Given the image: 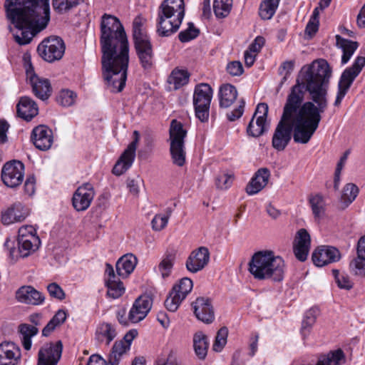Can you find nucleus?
Instances as JSON below:
<instances>
[{"instance_id": "obj_17", "label": "nucleus", "mask_w": 365, "mask_h": 365, "mask_svg": "<svg viewBox=\"0 0 365 365\" xmlns=\"http://www.w3.org/2000/svg\"><path fill=\"white\" fill-rule=\"evenodd\" d=\"M194 314L196 318L205 324H211L215 320V311L210 299L197 297L192 303Z\"/></svg>"}, {"instance_id": "obj_19", "label": "nucleus", "mask_w": 365, "mask_h": 365, "mask_svg": "<svg viewBox=\"0 0 365 365\" xmlns=\"http://www.w3.org/2000/svg\"><path fill=\"white\" fill-rule=\"evenodd\" d=\"M31 140L37 149L48 150L53 143V132L48 126L39 125L33 129Z\"/></svg>"}, {"instance_id": "obj_63", "label": "nucleus", "mask_w": 365, "mask_h": 365, "mask_svg": "<svg viewBox=\"0 0 365 365\" xmlns=\"http://www.w3.org/2000/svg\"><path fill=\"white\" fill-rule=\"evenodd\" d=\"M264 38L262 36H257L255 41L250 45L248 50L255 53L260 51L261 48L264 44Z\"/></svg>"}, {"instance_id": "obj_54", "label": "nucleus", "mask_w": 365, "mask_h": 365, "mask_svg": "<svg viewBox=\"0 0 365 365\" xmlns=\"http://www.w3.org/2000/svg\"><path fill=\"white\" fill-rule=\"evenodd\" d=\"M332 272L339 288L349 290L353 287V282L346 274H341L336 269H333Z\"/></svg>"}, {"instance_id": "obj_42", "label": "nucleus", "mask_w": 365, "mask_h": 365, "mask_svg": "<svg viewBox=\"0 0 365 365\" xmlns=\"http://www.w3.org/2000/svg\"><path fill=\"white\" fill-rule=\"evenodd\" d=\"M175 259V255L173 252H167L158 265V269L163 278L168 277L172 271L174 262Z\"/></svg>"}, {"instance_id": "obj_57", "label": "nucleus", "mask_w": 365, "mask_h": 365, "mask_svg": "<svg viewBox=\"0 0 365 365\" xmlns=\"http://www.w3.org/2000/svg\"><path fill=\"white\" fill-rule=\"evenodd\" d=\"M295 61L294 60L284 61L279 67V74L282 76L280 85L282 86L289 78L294 68Z\"/></svg>"}, {"instance_id": "obj_4", "label": "nucleus", "mask_w": 365, "mask_h": 365, "mask_svg": "<svg viewBox=\"0 0 365 365\" xmlns=\"http://www.w3.org/2000/svg\"><path fill=\"white\" fill-rule=\"evenodd\" d=\"M284 262L272 251H259L253 255L249 262V271L257 279L280 282L284 273Z\"/></svg>"}, {"instance_id": "obj_31", "label": "nucleus", "mask_w": 365, "mask_h": 365, "mask_svg": "<svg viewBox=\"0 0 365 365\" xmlns=\"http://www.w3.org/2000/svg\"><path fill=\"white\" fill-rule=\"evenodd\" d=\"M23 207L21 204L16 205L15 206L8 209L2 213L1 222L4 225H10L15 222H21L25 219L27 214L22 212Z\"/></svg>"}, {"instance_id": "obj_15", "label": "nucleus", "mask_w": 365, "mask_h": 365, "mask_svg": "<svg viewBox=\"0 0 365 365\" xmlns=\"http://www.w3.org/2000/svg\"><path fill=\"white\" fill-rule=\"evenodd\" d=\"M32 72L33 67L30 64L29 68L26 70V74L29 78L33 93L38 98L42 101L47 100L52 93V88L49 80L40 78Z\"/></svg>"}, {"instance_id": "obj_23", "label": "nucleus", "mask_w": 365, "mask_h": 365, "mask_svg": "<svg viewBox=\"0 0 365 365\" xmlns=\"http://www.w3.org/2000/svg\"><path fill=\"white\" fill-rule=\"evenodd\" d=\"M311 244L308 232L302 228L297 233L294 243V253L297 259L304 262L307 259Z\"/></svg>"}, {"instance_id": "obj_2", "label": "nucleus", "mask_w": 365, "mask_h": 365, "mask_svg": "<svg viewBox=\"0 0 365 365\" xmlns=\"http://www.w3.org/2000/svg\"><path fill=\"white\" fill-rule=\"evenodd\" d=\"M100 44L102 73L111 92H120L125 86L129 63V43L120 20L105 14L101 21Z\"/></svg>"}, {"instance_id": "obj_7", "label": "nucleus", "mask_w": 365, "mask_h": 365, "mask_svg": "<svg viewBox=\"0 0 365 365\" xmlns=\"http://www.w3.org/2000/svg\"><path fill=\"white\" fill-rule=\"evenodd\" d=\"M212 97V89L207 83H200L195 86L193 94V105L195 115L202 122L207 121Z\"/></svg>"}, {"instance_id": "obj_59", "label": "nucleus", "mask_w": 365, "mask_h": 365, "mask_svg": "<svg viewBox=\"0 0 365 365\" xmlns=\"http://www.w3.org/2000/svg\"><path fill=\"white\" fill-rule=\"evenodd\" d=\"M47 290L51 297L58 300L65 299L66 294L62 288L55 282L51 283L47 286Z\"/></svg>"}, {"instance_id": "obj_58", "label": "nucleus", "mask_w": 365, "mask_h": 365, "mask_svg": "<svg viewBox=\"0 0 365 365\" xmlns=\"http://www.w3.org/2000/svg\"><path fill=\"white\" fill-rule=\"evenodd\" d=\"M351 84L352 83L340 78V80L339 81V85H338V92H337L336 100L334 101L335 106H339L341 104L342 99L346 96V94L347 91H349Z\"/></svg>"}, {"instance_id": "obj_14", "label": "nucleus", "mask_w": 365, "mask_h": 365, "mask_svg": "<svg viewBox=\"0 0 365 365\" xmlns=\"http://www.w3.org/2000/svg\"><path fill=\"white\" fill-rule=\"evenodd\" d=\"M62 351L61 341L44 344L38 351L37 365H57Z\"/></svg>"}, {"instance_id": "obj_34", "label": "nucleus", "mask_w": 365, "mask_h": 365, "mask_svg": "<svg viewBox=\"0 0 365 365\" xmlns=\"http://www.w3.org/2000/svg\"><path fill=\"white\" fill-rule=\"evenodd\" d=\"M365 66V57L358 56L352 66L346 68L342 73L341 78L352 83L356 77L360 73L362 68Z\"/></svg>"}, {"instance_id": "obj_51", "label": "nucleus", "mask_w": 365, "mask_h": 365, "mask_svg": "<svg viewBox=\"0 0 365 365\" xmlns=\"http://www.w3.org/2000/svg\"><path fill=\"white\" fill-rule=\"evenodd\" d=\"M76 94L70 90H62L57 97L58 103L64 107H68L74 104Z\"/></svg>"}, {"instance_id": "obj_12", "label": "nucleus", "mask_w": 365, "mask_h": 365, "mask_svg": "<svg viewBox=\"0 0 365 365\" xmlns=\"http://www.w3.org/2000/svg\"><path fill=\"white\" fill-rule=\"evenodd\" d=\"M268 106L265 103H259L247 128L248 135L257 138L266 130Z\"/></svg>"}, {"instance_id": "obj_60", "label": "nucleus", "mask_w": 365, "mask_h": 365, "mask_svg": "<svg viewBox=\"0 0 365 365\" xmlns=\"http://www.w3.org/2000/svg\"><path fill=\"white\" fill-rule=\"evenodd\" d=\"M245 101L243 98L239 101L238 106L232 111L227 113V119L230 121H235L239 119L243 114L245 110Z\"/></svg>"}, {"instance_id": "obj_39", "label": "nucleus", "mask_w": 365, "mask_h": 365, "mask_svg": "<svg viewBox=\"0 0 365 365\" xmlns=\"http://www.w3.org/2000/svg\"><path fill=\"white\" fill-rule=\"evenodd\" d=\"M189 81V73L185 70L175 69L172 71L168 78V83L173 84L174 89H178L187 84Z\"/></svg>"}, {"instance_id": "obj_13", "label": "nucleus", "mask_w": 365, "mask_h": 365, "mask_svg": "<svg viewBox=\"0 0 365 365\" xmlns=\"http://www.w3.org/2000/svg\"><path fill=\"white\" fill-rule=\"evenodd\" d=\"M134 139L128 145L127 148L121 154L120 158L116 162L113 168V173L115 175H121L127 171L133 165L135 157L137 145L139 140V133L137 130L133 132Z\"/></svg>"}, {"instance_id": "obj_45", "label": "nucleus", "mask_w": 365, "mask_h": 365, "mask_svg": "<svg viewBox=\"0 0 365 365\" xmlns=\"http://www.w3.org/2000/svg\"><path fill=\"white\" fill-rule=\"evenodd\" d=\"M145 20L140 16H136L133 22V41L150 38L143 26Z\"/></svg>"}, {"instance_id": "obj_5", "label": "nucleus", "mask_w": 365, "mask_h": 365, "mask_svg": "<svg viewBox=\"0 0 365 365\" xmlns=\"http://www.w3.org/2000/svg\"><path fill=\"white\" fill-rule=\"evenodd\" d=\"M184 16V0H164L158 13V35L169 36L175 33L180 28Z\"/></svg>"}, {"instance_id": "obj_64", "label": "nucleus", "mask_w": 365, "mask_h": 365, "mask_svg": "<svg viewBox=\"0 0 365 365\" xmlns=\"http://www.w3.org/2000/svg\"><path fill=\"white\" fill-rule=\"evenodd\" d=\"M319 29V21H310L308 22L306 29H305V35L308 36L309 38H312Z\"/></svg>"}, {"instance_id": "obj_36", "label": "nucleus", "mask_w": 365, "mask_h": 365, "mask_svg": "<svg viewBox=\"0 0 365 365\" xmlns=\"http://www.w3.org/2000/svg\"><path fill=\"white\" fill-rule=\"evenodd\" d=\"M359 193V188L353 183H348L343 189L341 196L340 202L341 207L345 209L347 207L356 197Z\"/></svg>"}, {"instance_id": "obj_30", "label": "nucleus", "mask_w": 365, "mask_h": 365, "mask_svg": "<svg viewBox=\"0 0 365 365\" xmlns=\"http://www.w3.org/2000/svg\"><path fill=\"white\" fill-rule=\"evenodd\" d=\"M346 361L345 355L340 349L331 351L327 354L320 355L316 365H343Z\"/></svg>"}, {"instance_id": "obj_27", "label": "nucleus", "mask_w": 365, "mask_h": 365, "mask_svg": "<svg viewBox=\"0 0 365 365\" xmlns=\"http://www.w3.org/2000/svg\"><path fill=\"white\" fill-rule=\"evenodd\" d=\"M137 263V257L133 254H126L122 256L115 264L118 276L127 277L133 272Z\"/></svg>"}, {"instance_id": "obj_25", "label": "nucleus", "mask_w": 365, "mask_h": 365, "mask_svg": "<svg viewBox=\"0 0 365 365\" xmlns=\"http://www.w3.org/2000/svg\"><path fill=\"white\" fill-rule=\"evenodd\" d=\"M270 171L266 168H259L246 186V192L252 195L261 191L268 183Z\"/></svg>"}, {"instance_id": "obj_55", "label": "nucleus", "mask_w": 365, "mask_h": 365, "mask_svg": "<svg viewBox=\"0 0 365 365\" xmlns=\"http://www.w3.org/2000/svg\"><path fill=\"white\" fill-rule=\"evenodd\" d=\"M349 267L356 275L364 274L365 257H361L360 253H357V257L350 262Z\"/></svg>"}, {"instance_id": "obj_6", "label": "nucleus", "mask_w": 365, "mask_h": 365, "mask_svg": "<svg viewBox=\"0 0 365 365\" xmlns=\"http://www.w3.org/2000/svg\"><path fill=\"white\" fill-rule=\"evenodd\" d=\"M170 153L172 162L178 167H182L186 162V151L185 138L187 130L183 128L182 124L174 119L170 123Z\"/></svg>"}, {"instance_id": "obj_43", "label": "nucleus", "mask_w": 365, "mask_h": 365, "mask_svg": "<svg viewBox=\"0 0 365 365\" xmlns=\"http://www.w3.org/2000/svg\"><path fill=\"white\" fill-rule=\"evenodd\" d=\"M232 0H215L213 9L217 18H225L230 13Z\"/></svg>"}, {"instance_id": "obj_29", "label": "nucleus", "mask_w": 365, "mask_h": 365, "mask_svg": "<svg viewBox=\"0 0 365 365\" xmlns=\"http://www.w3.org/2000/svg\"><path fill=\"white\" fill-rule=\"evenodd\" d=\"M336 41L337 46L341 48L343 51L341 63L345 64L349 61L354 51L357 49L359 44L356 41L346 39L339 35L336 36Z\"/></svg>"}, {"instance_id": "obj_16", "label": "nucleus", "mask_w": 365, "mask_h": 365, "mask_svg": "<svg viewBox=\"0 0 365 365\" xmlns=\"http://www.w3.org/2000/svg\"><path fill=\"white\" fill-rule=\"evenodd\" d=\"M152 305L153 299L150 296H140L135 300L128 313V320L133 324L143 320L150 311Z\"/></svg>"}, {"instance_id": "obj_50", "label": "nucleus", "mask_w": 365, "mask_h": 365, "mask_svg": "<svg viewBox=\"0 0 365 365\" xmlns=\"http://www.w3.org/2000/svg\"><path fill=\"white\" fill-rule=\"evenodd\" d=\"M53 9L58 13H64L78 5V1L73 0H52Z\"/></svg>"}, {"instance_id": "obj_47", "label": "nucleus", "mask_w": 365, "mask_h": 365, "mask_svg": "<svg viewBox=\"0 0 365 365\" xmlns=\"http://www.w3.org/2000/svg\"><path fill=\"white\" fill-rule=\"evenodd\" d=\"M317 309L312 308L308 310L302 323L301 332L306 336L310 331L311 327L314 324L317 319Z\"/></svg>"}, {"instance_id": "obj_22", "label": "nucleus", "mask_w": 365, "mask_h": 365, "mask_svg": "<svg viewBox=\"0 0 365 365\" xmlns=\"http://www.w3.org/2000/svg\"><path fill=\"white\" fill-rule=\"evenodd\" d=\"M312 259L316 266L323 267L339 260L340 254L335 247L320 246L314 251Z\"/></svg>"}, {"instance_id": "obj_8", "label": "nucleus", "mask_w": 365, "mask_h": 365, "mask_svg": "<svg viewBox=\"0 0 365 365\" xmlns=\"http://www.w3.org/2000/svg\"><path fill=\"white\" fill-rule=\"evenodd\" d=\"M18 233L19 255L20 257H26L38 249L41 240L33 226H22L19 229Z\"/></svg>"}, {"instance_id": "obj_44", "label": "nucleus", "mask_w": 365, "mask_h": 365, "mask_svg": "<svg viewBox=\"0 0 365 365\" xmlns=\"http://www.w3.org/2000/svg\"><path fill=\"white\" fill-rule=\"evenodd\" d=\"M106 284L108 287V295L113 299L120 297L125 292V287L119 279H106Z\"/></svg>"}, {"instance_id": "obj_11", "label": "nucleus", "mask_w": 365, "mask_h": 365, "mask_svg": "<svg viewBox=\"0 0 365 365\" xmlns=\"http://www.w3.org/2000/svg\"><path fill=\"white\" fill-rule=\"evenodd\" d=\"M134 48L142 68L150 71L155 65V54L150 38L133 41Z\"/></svg>"}, {"instance_id": "obj_37", "label": "nucleus", "mask_w": 365, "mask_h": 365, "mask_svg": "<svg viewBox=\"0 0 365 365\" xmlns=\"http://www.w3.org/2000/svg\"><path fill=\"white\" fill-rule=\"evenodd\" d=\"M96 334L99 341L106 339L109 344L116 336V331L111 324L103 322L98 327Z\"/></svg>"}, {"instance_id": "obj_1", "label": "nucleus", "mask_w": 365, "mask_h": 365, "mask_svg": "<svg viewBox=\"0 0 365 365\" xmlns=\"http://www.w3.org/2000/svg\"><path fill=\"white\" fill-rule=\"evenodd\" d=\"M331 76V70L325 60L315 61L303 66L287 98H298L299 103L296 106V113L299 120L306 123V127L314 133L322 120V114L328 108L327 85Z\"/></svg>"}, {"instance_id": "obj_52", "label": "nucleus", "mask_w": 365, "mask_h": 365, "mask_svg": "<svg viewBox=\"0 0 365 365\" xmlns=\"http://www.w3.org/2000/svg\"><path fill=\"white\" fill-rule=\"evenodd\" d=\"M199 34V29L194 26L193 23L190 22L187 29L179 33L178 38L181 42H187L195 38Z\"/></svg>"}, {"instance_id": "obj_26", "label": "nucleus", "mask_w": 365, "mask_h": 365, "mask_svg": "<svg viewBox=\"0 0 365 365\" xmlns=\"http://www.w3.org/2000/svg\"><path fill=\"white\" fill-rule=\"evenodd\" d=\"M18 116L30 121L38 113V108L36 102L28 96L21 97L16 106Z\"/></svg>"}, {"instance_id": "obj_48", "label": "nucleus", "mask_w": 365, "mask_h": 365, "mask_svg": "<svg viewBox=\"0 0 365 365\" xmlns=\"http://www.w3.org/2000/svg\"><path fill=\"white\" fill-rule=\"evenodd\" d=\"M192 287V281L190 278L184 277L180 280L178 284L173 287V290L179 294L182 298L185 299L187 295L191 292Z\"/></svg>"}, {"instance_id": "obj_35", "label": "nucleus", "mask_w": 365, "mask_h": 365, "mask_svg": "<svg viewBox=\"0 0 365 365\" xmlns=\"http://www.w3.org/2000/svg\"><path fill=\"white\" fill-rule=\"evenodd\" d=\"M130 349L128 344L123 340L116 341L112 348L111 352L108 356V364L110 365H118L122 356Z\"/></svg>"}, {"instance_id": "obj_40", "label": "nucleus", "mask_w": 365, "mask_h": 365, "mask_svg": "<svg viewBox=\"0 0 365 365\" xmlns=\"http://www.w3.org/2000/svg\"><path fill=\"white\" fill-rule=\"evenodd\" d=\"M310 206L315 219H321L325 213V202L321 195L311 196L309 199Z\"/></svg>"}, {"instance_id": "obj_46", "label": "nucleus", "mask_w": 365, "mask_h": 365, "mask_svg": "<svg viewBox=\"0 0 365 365\" xmlns=\"http://www.w3.org/2000/svg\"><path fill=\"white\" fill-rule=\"evenodd\" d=\"M165 212V215H156L152 220L151 224L154 230L160 231L166 227L168 220L172 215L173 209L168 207Z\"/></svg>"}, {"instance_id": "obj_62", "label": "nucleus", "mask_w": 365, "mask_h": 365, "mask_svg": "<svg viewBox=\"0 0 365 365\" xmlns=\"http://www.w3.org/2000/svg\"><path fill=\"white\" fill-rule=\"evenodd\" d=\"M38 331V328L34 326L26 324H23L19 326V332L22 335V337L31 338L37 334Z\"/></svg>"}, {"instance_id": "obj_21", "label": "nucleus", "mask_w": 365, "mask_h": 365, "mask_svg": "<svg viewBox=\"0 0 365 365\" xmlns=\"http://www.w3.org/2000/svg\"><path fill=\"white\" fill-rule=\"evenodd\" d=\"M21 350L12 341H3L0 344V365H19Z\"/></svg>"}, {"instance_id": "obj_28", "label": "nucleus", "mask_w": 365, "mask_h": 365, "mask_svg": "<svg viewBox=\"0 0 365 365\" xmlns=\"http://www.w3.org/2000/svg\"><path fill=\"white\" fill-rule=\"evenodd\" d=\"M218 96L220 108H227L236 101L237 97V88L231 84H224L220 88Z\"/></svg>"}, {"instance_id": "obj_56", "label": "nucleus", "mask_w": 365, "mask_h": 365, "mask_svg": "<svg viewBox=\"0 0 365 365\" xmlns=\"http://www.w3.org/2000/svg\"><path fill=\"white\" fill-rule=\"evenodd\" d=\"M234 176L227 173H221L216 177V186L221 190L229 188L233 182Z\"/></svg>"}, {"instance_id": "obj_53", "label": "nucleus", "mask_w": 365, "mask_h": 365, "mask_svg": "<svg viewBox=\"0 0 365 365\" xmlns=\"http://www.w3.org/2000/svg\"><path fill=\"white\" fill-rule=\"evenodd\" d=\"M228 329L226 327L220 328L216 335L213 344V350L220 351L227 343Z\"/></svg>"}, {"instance_id": "obj_9", "label": "nucleus", "mask_w": 365, "mask_h": 365, "mask_svg": "<svg viewBox=\"0 0 365 365\" xmlns=\"http://www.w3.org/2000/svg\"><path fill=\"white\" fill-rule=\"evenodd\" d=\"M65 48V43L61 38L51 36L38 46L37 51L42 58L52 63L63 57Z\"/></svg>"}, {"instance_id": "obj_10", "label": "nucleus", "mask_w": 365, "mask_h": 365, "mask_svg": "<svg viewBox=\"0 0 365 365\" xmlns=\"http://www.w3.org/2000/svg\"><path fill=\"white\" fill-rule=\"evenodd\" d=\"M24 165L19 160L6 163L1 169V180L9 187L19 186L24 180Z\"/></svg>"}, {"instance_id": "obj_61", "label": "nucleus", "mask_w": 365, "mask_h": 365, "mask_svg": "<svg viewBox=\"0 0 365 365\" xmlns=\"http://www.w3.org/2000/svg\"><path fill=\"white\" fill-rule=\"evenodd\" d=\"M227 71L232 76H237L242 74L244 69L240 61H232L227 66Z\"/></svg>"}, {"instance_id": "obj_32", "label": "nucleus", "mask_w": 365, "mask_h": 365, "mask_svg": "<svg viewBox=\"0 0 365 365\" xmlns=\"http://www.w3.org/2000/svg\"><path fill=\"white\" fill-rule=\"evenodd\" d=\"M41 2V5L38 6V1H29L25 4V6L29 9L31 6H34V10L36 13L42 12L44 14L43 18H40V22L41 28H46L50 21V6L49 0H39Z\"/></svg>"}, {"instance_id": "obj_20", "label": "nucleus", "mask_w": 365, "mask_h": 365, "mask_svg": "<svg viewBox=\"0 0 365 365\" xmlns=\"http://www.w3.org/2000/svg\"><path fill=\"white\" fill-rule=\"evenodd\" d=\"M210 261V252L206 247H200L193 250L187 257L185 266L192 273L202 270Z\"/></svg>"}, {"instance_id": "obj_33", "label": "nucleus", "mask_w": 365, "mask_h": 365, "mask_svg": "<svg viewBox=\"0 0 365 365\" xmlns=\"http://www.w3.org/2000/svg\"><path fill=\"white\" fill-rule=\"evenodd\" d=\"M193 346L197 356L200 359H204L209 346L207 336L201 331L196 333L193 337Z\"/></svg>"}, {"instance_id": "obj_24", "label": "nucleus", "mask_w": 365, "mask_h": 365, "mask_svg": "<svg viewBox=\"0 0 365 365\" xmlns=\"http://www.w3.org/2000/svg\"><path fill=\"white\" fill-rule=\"evenodd\" d=\"M16 298L19 302L31 305L41 304L45 300L44 295L31 286L20 287L16 292Z\"/></svg>"}, {"instance_id": "obj_49", "label": "nucleus", "mask_w": 365, "mask_h": 365, "mask_svg": "<svg viewBox=\"0 0 365 365\" xmlns=\"http://www.w3.org/2000/svg\"><path fill=\"white\" fill-rule=\"evenodd\" d=\"M184 299L179 294L172 289L165 301V306L168 311L174 312L178 309Z\"/></svg>"}, {"instance_id": "obj_3", "label": "nucleus", "mask_w": 365, "mask_h": 365, "mask_svg": "<svg viewBox=\"0 0 365 365\" xmlns=\"http://www.w3.org/2000/svg\"><path fill=\"white\" fill-rule=\"evenodd\" d=\"M297 97L287 99L281 118L277 125L272 139V147L282 151L289 143L292 137L296 143L307 144L309 142L314 132L306 127V123L299 120L296 113V106L299 103Z\"/></svg>"}, {"instance_id": "obj_38", "label": "nucleus", "mask_w": 365, "mask_h": 365, "mask_svg": "<svg viewBox=\"0 0 365 365\" xmlns=\"http://www.w3.org/2000/svg\"><path fill=\"white\" fill-rule=\"evenodd\" d=\"M280 0H264L259 9V15L264 20H269L274 15Z\"/></svg>"}, {"instance_id": "obj_18", "label": "nucleus", "mask_w": 365, "mask_h": 365, "mask_svg": "<svg viewBox=\"0 0 365 365\" xmlns=\"http://www.w3.org/2000/svg\"><path fill=\"white\" fill-rule=\"evenodd\" d=\"M95 195L93 187L86 182L78 187L74 192L72 202L77 211H84L88 208Z\"/></svg>"}, {"instance_id": "obj_41", "label": "nucleus", "mask_w": 365, "mask_h": 365, "mask_svg": "<svg viewBox=\"0 0 365 365\" xmlns=\"http://www.w3.org/2000/svg\"><path fill=\"white\" fill-rule=\"evenodd\" d=\"M66 319V314L63 310H58L52 319L48 322L46 326L42 330V335L48 336L50 334L61 324H63Z\"/></svg>"}]
</instances>
